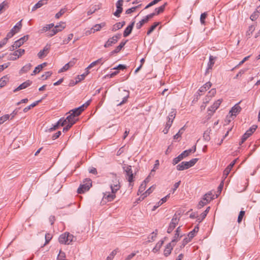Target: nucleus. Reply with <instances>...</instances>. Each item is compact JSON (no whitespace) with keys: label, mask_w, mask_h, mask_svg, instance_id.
I'll return each instance as SVG.
<instances>
[{"label":"nucleus","mask_w":260,"mask_h":260,"mask_svg":"<svg viewBox=\"0 0 260 260\" xmlns=\"http://www.w3.org/2000/svg\"><path fill=\"white\" fill-rule=\"evenodd\" d=\"M198 158H192L189 161H182L176 166L178 171H183L193 166L198 160Z\"/></svg>","instance_id":"f257e3e1"},{"label":"nucleus","mask_w":260,"mask_h":260,"mask_svg":"<svg viewBox=\"0 0 260 260\" xmlns=\"http://www.w3.org/2000/svg\"><path fill=\"white\" fill-rule=\"evenodd\" d=\"M92 186L91 180L89 178H86L83 181V183L80 184L79 187L77 189L78 193H83L85 191H88Z\"/></svg>","instance_id":"f03ea898"},{"label":"nucleus","mask_w":260,"mask_h":260,"mask_svg":"<svg viewBox=\"0 0 260 260\" xmlns=\"http://www.w3.org/2000/svg\"><path fill=\"white\" fill-rule=\"evenodd\" d=\"M28 39V36L26 35L21 38L19 40L16 41L13 45L10 47L9 49L10 51H13L14 50L19 48Z\"/></svg>","instance_id":"7ed1b4c3"},{"label":"nucleus","mask_w":260,"mask_h":260,"mask_svg":"<svg viewBox=\"0 0 260 260\" xmlns=\"http://www.w3.org/2000/svg\"><path fill=\"white\" fill-rule=\"evenodd\" d=\"M124 171L126 173V178L127 181L129 182V184L134 181V174L132 170V167L131 166L126 165L123 167Z\"/></svg>","instance_id":"20e7f679"},{"label":"nucleus","mask_w":260,"mask_h":260,"mask_svg":"<svg viewBox=\"0 0 260 260\" xmlns=\"http://www.w3.org/2000/svg\"><path fill=\"white\" fill-rule=\"evenodd\" d=\"M179 221V217L176 214H175L173 216L171 221L169 224V226L167 230V233L170 234L171 233L173 230L175 228L176 225L178 224V222Z\"/></svg>","instance_id":"39448f33"},{"label":"nucleus","mask_w":260,"mask_h":260,"mask_svg":"<svg viewBox=\"0 0 260 260\" xmlns=\"http://www.w3.org/2000/svg\"><path fill=\"white\" fill-rule=\"evenodd\" d=\"M22 20L18 22L11 29V30L7 34V38L10 39L12 38L16 33L19 31L22 27Z\"/></svg>","instance_id":"423d86ee"},{"label":"nucleus","mask_w":260,"mask_h":260,"mask_svg":"<svg viewBox=\"0 0 260 260\" xmlns=\"http://www.w3.org/2000/svg\"><path fill=\"white\" fill-rule=\"evenodd\" d=\"M121 34H118L109 38L104 44V47L108 48L116 44L121 38Z\"/></svg>","instance_id":"0eeeda50"},{"label":"nucleus","mask_w":260,"mask_h":260,"mask_svg":"<svg viewBox=\"0 0 260 260\" xmlns=\"http://www.w3.org/2000/svg\"><path fill=\"white\" fill-rule=\"evenodd\" d=\"M110 188L113 193H116L120 188L119 179L116 176L113 177L112 183L110 184Z\"/></svg>","instance_id":"6e6552de"},{"label":"nucleus","mask_w":260,"mask_h":260,"mask_svg":"<svg viewBox=\"0 0 260 260\" xmlns=\"http://www.w3.org/2000/svg\"><path fill=\"white\" fill-rule=\"evenodd\" d=\"M257 128V126L253 125L251 127H250L246 132L243 135L241 142L240 143V145H241L244 142H245L247 139L249 137L252 133L255 132Z\"/></svg>","instance_id":"1a4fd4ad"},{"label":"nucleus","mask_w":260,"mask_h":260,"mask_svg":"<svg viewBox=\"0 0 260 260\" xmlns=\"http://www.w3.org/2000/svg\"><path fill=\"white\" fill-rule=\"evenodd\" d=\"M222 102L221 99H219L217 101H216L212 106H211L209 109H208V114L209 115H212L215 112L216 110L218 109L220 105L221 104Z\"/></svg>","instance_id":"9d476101"},{"label":"nucleus","mask_w":260,"mask_h":260,"mask_svg":"<svg viewBox=\"0 0 260 260\" xmlns=\"http://www.w3.org/2000/svg\"><path fill=\"white\" fill-rule=\"evenodd\" d=\"M211 194L209 193H207L205 194L202 200L200 201L199 203V204L198 205V208L199 209L202 208L203 206H204L205 205L208 204L210 201L213 199V197H210V199H207V197L208 196H210Z\"/></svg>","instance_id":"9b49d317"},{"label":"nucleus","mask_w":260,"mask_h":260,"mask_svg":"<svg viewBox=\"0 0 260 260\" xmlns=\"http://www.w3.org/2000/svg\"><path fill=\"white\" fill-rule=\"evenodd\" d=\"M119 96L122 98V100L117 104V105L118 106H121L127 102V99L129 97V92L127 90H123L122 92L120 93Z\"/></svg>","instance_id":"f8f14e48"},{"label":"nucleus","mask_w":260,"mask_h":260,"mask_svg":"<svg viewBox=\"0 0 260 260\" xmlns=\"http://www.w3.org/2000/svg\"><path fill=\"white\" fill-rule=\"evenodd\" d=\"M242 108L239 105V104H236L230 110V113L231 114V116L232 117L233 116H236L237 114H238L241 111Z\"/></svg>","instance_id":"ddd939ff"},{"label":"nucleus","mask_w":260,"mask_h":260,"mask_svg":"<svg viewBox=\"0 0 260 260\" xmlns=\"http://www.w3.org/2000/svg\"><path fill=\"white\" fill-rule=\"evenodd\" d=\"M49 49L50 45H47L45 46L43 49L40 50V51L38 53V57L39 58H43L45 57L49 53Z\"/></svg>","instance_id":"4468645a"},{"label":"nucleus","mask_w":260,"mask_h":260,"mask_svg":"<svg viewBox=\"0 0 260 260\" xmlns=\"http://www.w3.org/2000/svg\"><path fill=\"white\" fill-rule=\"evenodd\" d=\"M237 159L234 160L232 161L230 164L225 168V169L223 171V176L224 178H226L228 175L229 174L230 171H231L232 168L235 165Z\"/></svg>","instance_id":"2eb2a0df"},{"label":"nucleus","mask_w":260,"mask_h":260,"mask_svg":"<svg viewBox=\"0 0 260 260\" xmlns=\"http://www.w3.org/2000/svg\"><path fill=\"white\" fill-rule=\"evenodd\" d=\"M84 106L82 105L78 108H75L74 109L71 110L69 113H71L73 115H75V116L77 117L81 114V113L83 111H84Z\"/></svg>","instance_id":"dca6fc26"},{"label":"nucleus","mask_w":260,"mask_h":260,"mask_svg":"<svg viewBox=\"0 0 260 260\" xmlns=\"http://www.w3.org/2000/svg\"><path fill=\"white\" fill-rule=\"evenodd\" d=\"M116 198L115 193L105 192L104 193L103 200H106L107 202H111Z\"/></svg>","instance_id":"f3484780"},{"label":"nucleus","mask_w":260,"mask_h":260,"mask_svg":"<svg viewBox=\"0 0 260 260\" xmlns=\"http://www.w3.org/2000/svg\"><path fill=\"white\" fill-rule=\"evenodd\" d=\"M24 53H25L24 49H20L17 50L13 54H11V55H12L15 56L12 58H11V59L12 60H15L17 59V58H18L20 56H22Z\"/></svg>","instance_id":"a211bd4d"},{"label":"nucleus","mask_w":260,"mask_h":260,"mask_svg":"<svg viewBox=\"0 0 260 260\" xmlns=\"http://www.w3.org/2000/svg\"><path fill=\"white\" fill-rule=\"evenodd\" d=\"M174 246H175V245H173L171 242H170L166 245V248L164 250V254L165 256L167 257L171 254V251H172L173 247H174Z\"/></svg>","instance_id":"6ab92c4d"},{"label":"nucleus","mask_w":260,"mask_h":260,"mask_svg":"<svg viewBox=\"0 0 260 260\" xmlns=\"http://www.w3.org/2000/svg\"><path fill=\"white\" fill-rule=\"evenodd\" d=\"M32 83V82L29 80H27L26 81L23 82L21 84H20L17 88L15 89L14 90V92H15L18 90L23 89L26 88V87L30 86Z\"/></svg>","instance_id":"aec40b11"},{"label":"nucleus","mask_w":260,"mask_h":260,"mask_svg":"<svg viewBox=\"0 0 260 260\" xmlns=\"http://www.w3.org/2000/svg\"><path fill=\"white\" fill-rule=\"evenodd\" d=\"M135 24V21L132 22L127 27L125 28L123 32V37H127L131 34Z\"/></svg>","instance_id":"412c9836"},{"label":"nucleus","mask_w":260,"mask_h":260,"mask_svg":"<svg viewBox=\"0 0 260 260\" xmlns=\"http://www.w3.org/2000/svg\"><path fill=\"white\" fill-rule=\"evenodd\" d=\"M69 114L70 115L68 116L65 119L66 120L67 123H70L73 125L78 120V118L75 116V115H73L71 113Z\"/></svg>","instance_id":"4be33fe9"},{"label":"nucleus","mask_w":260,"mask_h":260,"mask_svg":"<svg viewBox=\"0 0 260 260\" xmlns=\"http://www.w3.org/2000/svg\"><path fill=\"white\" fill-rule=\"evenodd\" d=\"M106 26L105 22H102L100 24H96L93 26V27L91 28L90 31V33H94L95 31H100L102 27H104Z\"/></svg>","instance_id":"5701e85b"},{"label":"nucleus","mask_w":260,"mask_h":260,"mask_svg":"<svg viewBox=\"0 0 260 260\" xmlns=\"http://www.w3.org/2000/svg\"><path fill=\"white\" fill-rule=\"evenodd\" d=\"M59 242L61 244L69 245V241H68V236L67 233L61 234L58 238Z\"/></svg>","instance_id":"b1692460"},{"label":"nucleus","mask_w":260,"mask_h":260,"mask_svg":"<svg viewBox=\"0 0 260 260\" xmlns=\"http://www.w3.org/2000/svg\"><path fill=\"white\" fill-rule=\"evenodd\" d=\"M47 0H40L32 8V11L36 10L37 9L41 8L43 5L47 4Z\"/></svg>","instance_id":"393cba45"},{"label":"nucleus","mask_w":260,"mask_h":260,"mask_svg":"<svg viewBox=\"0 0 260 260\" xmlns=\"http://www.w3.org/2000/svg\"><path fill=\"white\" fill-rule=\"evenodd\" d=\"M46 62H44L42 64L38 65L37 67L35 68L32 73L31 74V75H36V74L39 73L43 69V68L46 67Z\"/></svg>","instance_id":"a878e982"},{"label":"nucleus","mask_w":260,"mask_h":260,"mask_svg":"<svg viewBox=\"0 0 260 260\" xmlns=\"http://www.w3.org/2000/svg\"><path fill=\"white\" fill-rule=\"evenodd\" d=\"M215 59V57H213L212 55H210L209 57V61L208 63V67L207 68L206 71V74H207L209 70H211L212 68V67L213 66L214 64V59Z\"/></svg>","instance_id":"bb28decb"},{"label":"nucleus","mask_w":260,"mask_h":260,"mask_svg":"<svg viewBox=\"0 0 260 260\" xmlns=\"http://www.w3.org/2000/svg\"><path fill=\"white\" fill-rule=\"evenodd\" d=\"M209 209L210 207L207 208L206 210L201 214L200 216L197 219V221H198L199 222H201L207 216V214L208 213Z\"/></svg>","instance_id":"cd10ccee"},{"label":"nucleus","mask_w":260,"mask_h":260,"mask_svg":"<svg viewBox=\"0 0 260 260\" xmlns=\"http://www.w3.org/2000/svg\"><path fill=\"white\" fill-rule=\"evenodd\" d=\"M212 85V84L208 82L204 84L203 86L201 87L199 90V91L200 92H204L206 91L207 89H209Z\"/></svg>","instance_id":"c85d7f7f"},{"label":"nucleus","mask_w":260,"mask_h":260,"mask_svg":"<svg viewBox=\"0 0 260 260\" xmlns=\"http://www.w3.org/2000/svg\"><path fill=\"white\" fill-rule=\"evenodd\" d=\"M54 26L53 23H50L49 24H47L45 26H43V28L40 29V31L41 33H43L44 32L47 31V30H50Z\"/></svg>","instance_id":"c756f323"},{"label":"nucleus","mask_w":260,"mask_h":260,"mask_svg":"<svg viewBox=\"0 0 260 260\" xmlns=\"http://www.w3.org/2000/svg\"><path fill=\"white\" fill-rule=\"evenodd\" d=\"M9 81L7 76H4L0 79V88L4 87Z\"/></svg>","instance_id":"7c9ffc66"},{"label":"nucleus","mask_w":260,"mask_h":260,"mask_svg":"<svg viewBox=\"0 0 260 260\" xmlns=\"http://www.w3.org/2000/svg\"><path fill=\"white\" fill-rule=\"evenodd\" d=\"M164 244V241L162 240H160L155 245V246L154 247V248L152 250V251L154 252V253H156L157 252V251H158L160 248V247H161V246L162 245V244Z\"/></svg>","instance_id":"2f4dec72"},{"label":"nucleus","mask_w":260,"mask_h":260,"mask_svg":"<svg viewBox=\"0 0 260 260\" xmlns=\"http://www.w3.org/2000/svg\"><path fill=\"white\" fill-rule=\"evenodd\" d=\"M199 230V228L198 226H195L193 230L188 233V237H190L191 239H192L195 236L196 234L198 232Z\"/></svg>","instance_id":"473e14b6"},{"label":"nucleus","mask_w":260,"mask_h":260,"mask_svg":"<svg viewBox=\"0 0 260 260\" xmlns=\"http://www.w3.org/2000/svg\"><path fill=\"white\" fill-rule=\"evenodd\" d=\"M41 101V100H39V101H37L34 103H33L32 104H31V105L27 106L26 107H25L24 109H23V112H27L28 110H29L31 108L35 107L36 106H37L40 102Z\"/></svg>","instance_id":"72a5a7b5"},{"label":"nucleus","mask_w":260,"mask_h":260,"mask_svg":"<svg viewBox=\"0 0 260 260\" xmlns=\"http://www.w3.org/2000/svg\"><path fill=\"white\" fill-rule=\"evenodd\" d=\"M182 236V235H181L175 233L173 237V239L171 241V243H172L173 245H175L176 243L180 239Z\"/></svg>","instance_id":"f704fd0d"},{"label":"nucleus","mask_w":260,"mask_h":260,"mask_svg":"<svg viewBox=\"0 0 260 260\" xmlns=\"http://www.w3.org/2000/svg\"><path fill=\"white\" fill-rule=\"evenodd\" d=\"M157 230L155 231V232H152L148 237V242H153L155 238H156L157 236Z\"/></svg>","instance_id":"c9c22d12"},{"label":"nucleus","mask_w":260,"mask_h":260,"mask_svg":"<svg viewBox=\"0 0 260 260\" xmlns=\"http://www.w3.org/2000/svg\"><path fill=\"white\" fill-rule=\"evenodd\" d=\"M196 151V146H194L192 148L189 149L184 151L183 152L184 153L185 157L188 156L191 153H194Z\"/></svg>","instance_id":"e433bc0d"},{"label":"nucleus","mask_w":260,"mask_h":260,"mask_svg":"<svg viewBox=\"0 0 260 260\" xmlns=\"http://www.w3.org/2000/svg\"><path fill=\"white\" fill-rule=\"evenodd\" d=\"M32 66L30 63H27L20 70L21 73H26L28 72L31 69Z\"/></svg>","instance_id":"4c0bfd02"},{"label":"nucleus","mask_w":260,"mask_h":260,"mask_svg":"<svg viewBox=\"0 0 260 260\" xmlns=\"http://www.w3.org/2000/svg\"><path fill=\"white\" fill-rule=\"evenodd\" d=\"M159 22H154L153 24L149 28V30L147 32V35H150L152 31L155 29V28L159 25Z\"/></svg>","instance_id":"58836bf2"},{"label":"nucleus","mask_w":260,"mask_h":260,"mask_svg":"<svg viewBox=\"0 0 260 260\" xmlns=\"http://www.w3.org/2000/svg\"><path fill=\"white\" fill-rule=\"evenodd\" d=\"M176 115V111L175 109H172L171 112L169 113V116L167 117V119L174 120Z\"/></svg>","instance_id":"ea45409f"},{"label":"nucleus","mask_w":260,"mask_h":260,"mask_svg":"<svg viewBox=\"0 0 260 260\" xmlns=\"http://www.w3.org/2000/svg\"><path fill=\"white\" fill-rule=\"evenodd\" d=\"M166 5H167V3H165L163 5L160 6L159 7L156 8L155 10V13H156V14L158 15L159 14L162 13L164 11Z\"/></svg>","instance_id":"a19ab883"},{"label":"nucleus","mask_w":260,"mask_h":260,"mask_svg":"<svg viewBox=\"0 0 260 260\" xmlns=\"http://www.w3.org/2000/svg\"><path fill=\"white\" fill-rule=\"evenodd\" d=\"M192 239L190 237H185L182 241L181 245H180V248H183L188 243H189Z\"/></svg>","instance_id":"79ce46f5"},{"label":"nucleus","mask_w":260,"mask_h":260,"mask_svg":"<svg viewBox=\"0 0 260 260\" xmlns=\"http://www.w3.org/2000/svg\"><path fill=\"white\" fill-rule=\"evenodd\" d=\"M148 21L147 20V19L145 18V17L142 19L140 21H139L138 23L136 24V28L139 29L141 28V27L143 26V25L145 23L147 22Z\"/></svg>","instance_id":"37998d69"},{"label":"nucleus","mask_w":260,"mask_h":260,"mask_svg":"<svg viewBox=\"0 0 260 260\" xmlns=\"http://www.w3.org/2000/svg\"><path fill=\"white\" fill-rule=\"evenodd\" d=\"M66 27V24L64 22H61L59 23L58 25H56L55 26V27L57 28L58 31H61L62 30H63Z\"/></svg>","instance_id":"c03bdc74"},{"label":"nucleus","mask_w":260,"mask_h":260,"mask_svg":"<svg viewBox=\"0 0 260 260\" xmlns=\"http://www.w3.org/2000/svg\"><path fill=\"white\" fill-rule=\"evenodd\" d=\"M66 12V9L63 8L61 9L59 12L56 14L55 17L56 19L59 18L65 12Z\"/></svg>","instance_id":"a18cd8bd"},{"label":"nucleus","mask_w":260,"mask_h":260,"mask_svg":"<svg viewBox=\"0 0 260 260\" xmlns=\"http://www.w3.org/2000/svg\"><path fill=\"white\" fill-rule=\"evenodd\" d=\"M10 115L9 114H6L3 116L0 117V124H3L5 121H7L9 119Z\"/></svg>","instance_id":"49530a36"},{"label":"nucleus","mask_w":260,"mask_h":260,"mask_svg":"<svg viewBox=\"0 0 260 260\" xmlns=\"http://www.w3.org/2000/svg\"><path fill=\"white\" fill-rule=\"evenodd\" d=\"M58 32H59L57 30V28L54 27L52 29L50 30L49 32L48 33V36L52 37L53 36L56 34Z\"/></svg>","instance_id":"de8ad7c7"},{"label":"nucleus","mask_w":260,"mask_h":260,"mask_svg":"<svg viewBox=\"0 0 260 260\" xmlns=\"http://www.w3.org/2000/svg\"><path fill=\"white\" fill-rule=\"evenodd\" d=\"M146 187V184H145V182H142L139 187L138 192L140 193H142L145 190Z\"/></svg>","instance_id":"09e8293b"},{"label":"nucleus","mask_w":260,"mask_h":260,"mask_svg":"<svg viewBox=\"0 0 260 260\" xmlns=\"http://www.w3.org/2000/svg\"><path fill=\"white\" fill-rule=\"evenodd\" d=\"M258 17V12L255 11L250 16V18L252 21H255Z\"/></svg>","instance_id":"8fccbe9b"},{"label":"nucleus","mask_w":260,"mask_h":260,"mask_svg":"<svg viewBox=\"0 0 260 260\" xmlns=\"http://www.w3.org/2000/svg\"><path fill=\"white\" fill-rule=\"evenodd\" d=\"M73 37V35L72 34H69L68 38L63 40L62 44H67L72 39Z\"/></svg>","instance_id":"3c124183"},{"label":"nucleus","mask_w":260,"mask_h":260,"mask_svg":"<svg viewBox=\"0 0 260 260\" xmlns=\"http://www.w3.org/2000/svg\"><path fill=\"white\" fill-rule=\"evenodd\" d=\"M52 73L50 71H48V72H46L44 74H43L41 78L42 79V80H46L47 79L48 77H49L50 76H51V75H52Z\"/></svg>","instance_id":"603ef678"},{"label":"nucleus","mask_w":260,"mask_h":260,"mask_svg":"<svg viewBox=\"0 0 260 260\" xmlns=\"http://www.w3.org/2000/svg\"><path fill=\"white\" fill-rule=\"evenodd\" d=\"M207 13L205 12V13H202L201 15V17H200V21H201V23L202 24H204L205 22V19H206V17H207Z\"/></svg>","instance_id":"864d4df0"},{"label":"nucleus","mask_w":260,"mask_h":260,"mask_svg":"<svg viewBox=\"0 0 260 260\" xmlns=\"http://www.w3.org/2000/svg\"><path fill=\"white\" fill-rule=\"evenodd\" d=\"M120 28H121V27L120 26V23L117 22L112 26L111 30L112 31H116Z\"/></svg>","instance_id":"5fc2aeb1"},{"label":"nucleus","mask_w":260,"mask_h":260,"mask_svg":"<svg viewBox=\"0 0 260 260\" xmlns=\"http://www.w3.org/2000/svg\"><path fill=\"white\" fill-rule=\"evenodd\" d=\"M245 214V211H241L239 213L238 217V222L240 223L244 216Z\"/></svg>","instance_id":"6e6d98bb"},{"label":"nucleus","mask_w":260,"mask_h":260,"mask_svg":"<svg viewBox=\"0 0 260 260\" xmlns=\"http://www.w3.org/2000/svg\"><path fill=\"white\" fill-rule=\"evenodd\" d=\"M8 3L6 1H4L0 4V14H2L3 11L6 7H7Z\"/></svg>","instance_id":"4d7b16f0"},{"label":"nucleus","mask_w":260,"mask_h":260,"mask_svg":"<svg viewBox=\"0 0 260 260\" xmlns=\"http://www.w3.org/2000/svg\"><path fill=\"white\" fill-rule=\"evenodd\" d=\"M71 68L70 66H69V64L67 63H66L61 69H60L59 71V73L63 72L64 71H67Z\"/></svg>","instance_id":"13d9d810"},{"label":"nucleus","mask_w":260,"mask_h":260,"mask_svg":"<svg viewBox=\"0 0 260 260\" xmlns=\"http://www.w3.org/2000/svg\"><path fill=\"white\" fill-rule=\"evenodd\" d=\"M153 186H151L143 194L144 197H143V199H144L145 197H146L147 196L150 194L151 192H152V188Z\"/></svg>","instance_id":"bf43d9fd"},{"label":"nucleus","mask_w":260,"mask_h":260,"mask_svg":"<svg viewBox=\"0 0 260 260\" xmlns=\"http://www.w3.org/2000/svg\"><path fill=\"white\" fill-rule=\"evenodd\" d=\"M184 129V127H182L179 132L174 136V139H177L179 137H181L182 134V131Z\"/></svg>","instance_id":"052dcab7"},{"label":"nucleus","mask_w":260,"mask_h":260,"mask_svg":"<svg viewBox=\"0 0 260 260\" xmlns=\"http://www.w3.org/2000/svg\"><path fill=\"white\" fill-rule=\"evenodd\" d=\"M60 125V122H57L56 124H55L52 127H50L49 129V132H52L53 131H54L58 128L59 126Z\"/></svg>","instance_id":"680f3d73"},{"label":"nucleus","mask_w":260,"mask_h":260,"mask_svg":"<svg viewBox=\"0 0 260 260\" xmlns=\"http://www.w3.org/2000/svg\"><path fill=\"white\" fill-rule=\"evenodd\" d=\"M123 0H118L116 4L117 8L123 9L122 7V5H123Z\"/></svg>","instance_id":"e2e57ef3"},{"label":"nucleus","mask_w":260,"mask_h":260,"mask_svg":"<svg viewBox=\"0 0 260 260\" xmlns=\"http://www.w3.org/2000/svg\"><path fill=\"white\" fill-rule=\"evenodd\" d=\"M137 8H138V6L134 7L128 9L126 11L125 13L127 14H131L132 13L134 12Z\"/></svg>","instance_id":"0e129e2a"},{"label":"nucleus","mask_w":260,"mask_h":260,"mask_svg":"<svg viewBox=\"0 0 260 260\" xmlns=\"http://www.w3.org/2000/svg\"><path fill=\"white\" fill-rule=\"evenodd\" d=\"M68 236V241H69V244H70L72 241H74V237L73 235L70 234L69 233H67Z\"/></svg>","instance_id":"69168bd1"},{"label":"nucleus","mask_w":260,"mask_h":260,"mask_svg":"<svg viewBox=\"0 0 260 260\" xmlns=\"http://www.w3.org/2000/svg\"><path fill=\"white\" fill-rule=\"evenodd\" d=\"M204 139L206 141H209L210 140V136H209V132L208 130L205 132L204 135H203Z\"/></svg>","instance_id":"338daca9"},{"label":"nucleus","mask_w":260,"mask_h":260,"mask_svg":"<svg viewBox=\"0 0 260 260\" xmlns=\"http://www.w3.org/2000/svg\"><path fill=\"white\" fill-rule=\"evenodd\" d=\"M181 160H182V159L179 156H178L177 157H176L173 159L172 164L173 165H175L177 164Z\"/></svg>","instance_id":"774afa93"}]
</instances>
